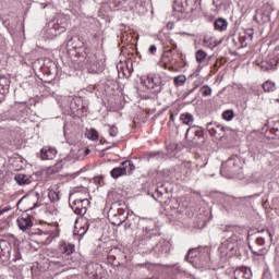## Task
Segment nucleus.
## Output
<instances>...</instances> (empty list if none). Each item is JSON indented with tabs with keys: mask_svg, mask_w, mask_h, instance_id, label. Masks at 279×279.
Here are the masks:
<instances>
[{
	"mask_svg": "<svg viewBox=\"0 0 279 279\" xmlns=\"http://www.w3.org/2000/svg\"><path fill=\"white\" fill-rule=\"evenodd\" d=\"M3 189V179L0 178V190Z\"/></svg>",
	"mask_w": 279,
	"mask_h": 279,
	"instance_id": "4d7b16f0",
	"label": "nucleus"
},
{
	"mask_svg": "<svg viewBox=\"0 0 279 279\" xmlns=\"http://www.w3.org/2000/svg\"><path fill=\"white\" fill-rule=\"evenodd\" d=\"M174 84H175V86H184V84H186V76L179 75V76L174 77Z\"/></svg>",
	"mask_w": 279,
	"mask_h": 279,
	"instance_id": "4c0bfd02",
	"label": "nucleus"
},
{
	"mask_svg": "<svg viewBox=\"0 0 279 279\" xmlns=\"http://www.w3.org/2000/svg\"><path fill=\"white\" fill-rule=\"evenodd\" d=\"M226 130H228V128L219 123L216 124V134H218V136H223V133L226 132Z\"/></svg>",
	"mask_w": 279,
	"mask_h": 279,
	"instance_id": "ea45409f",
	"label": "nucleus"
},
{
	"mask_svg": "<svg viewBox=\"0 0 279 279\" xmlns=\"http://www.w3.org/2000/svg\"><path fill=\"white\" fill-rule=\"evenodd\" d=\"M253 235L252 231H248V239H252Z\"/></svg>",
	"mask_w": 279,
	"mask_h": 279,
	"instance_id": "bf43d9fd",
	"label": "nucleus"
},
{
	"mask_svg": "<svg viewBox=\"0 0 279 279\" xmlns=\"http://www.w3.org/2000/svg\"><path fill=\"white\" fill-rule=\"evenodd\" d=\"M178 48V46L177 45H174L173 47H172V49H177Z\"/></svg>",
	"mask_w": 279,
	"mask_h": 279,
	"instance_id": "e2e57ef3",
	"label": "nucleus"
},
{
	"mask_svg": "<svg viewBox=\"0 0 279 279\" xmlns=\"http://www.w3.org/2000/svg\"><path fill=\"white\" fill-rule=\"evenodd\" d=\"M241 169H243L241 157L232 155L221 165L220 173L223 178L232 179L241 173Z\"/></svg>",
	"mask_w": 279,
	"mask_h": 279,
	"instance_id": "7ed1b4c3",
	"label": "nucleus"
},
{
	"mask_svg": "<svg viewBox=\"0 0 279 279\" xmlns=\"http://www.w3.org/2000/svg\"><path fill=\"white\" fill-rule=\"evenodd\" d=\"M222 119H225V121H232V119H234V110L228 109L223 111Z\"/></svg>",
	"mask_w": 279,
	"mask_h": 279,
	"instance_id": "72a5a7b5",
	"label": "nucleus"
},
{
	"mask_svg": "<svg viewBox=\"0 0 279 279\" xmlns=\"http://www.w3.org/2000/svg\"><path fill=\"white\" fill-rule=\"evenodd\" d=\"M149 158H165V154L162 151H150L148 154Z\"/></svg>",
	"mask_w": 279,
	"mask_h": 279,
	"instance_id": "79ce46f5",
	"label": "nucleus"
},
{
	"mask_svg": "<svg viewBox=\"0 0 279 279\" xmlns=\"http://www.w3.org/2000/svg\"><path fill=\"white\" fill-rule=\"evenodd\" d=\"M149 84L151 85V88L154 89V93L158 95V93H162V87L165 86V81L162 80V76L155 75L149 80Z\"/></svg>",
	"mask_w": 279,
	"mask_h": 279,
	"instance_id": "dca6fc26",
	"label": "nucleus"
},
{
	"mask_svg": "<svg viewBox=\"0 0 279 279\" xmlns=\"http://www.w3.org/2000/svg\"><path fill=\"white\" fill-rule=\"evenodd\" d=\"M203 43L208 49H214L213 38L204 37Z\"/></svg>",
	"mask_w": 279,
	"mask_h": 279,
	"instance_id": "a19ab883",
	"label": "nucleus"
},
{
	"mask_svg": "<svg viewBox=\"0 0 279 279\" xmlns=\"http://www.w3.org/2000/svg\"><path fill=\"white\" fill-rule=\"evenodd\" d=\"M207 131L211 136H217V122L207 123Z\"/></svg>",
	"mask_w": 279,
	"mask_h": 279,
	"instance_id": "f704fd0d",
	"label": "nucleus"
},
{
	"mask_svg": "<svg viewBox=\"0 0 279 279\" xmlns=\"http://www.w3.org/2000/svg\"><path fill=\"white\" fill-rule=\"evenodd\" d=\"M16 223L20 230L23 232H25V230H29L34 226L32 218L27 214H23L20 218H17Z\"/></svg>",
	"mask_w": 279,
	"mask_h": 279,
	"instance_id": "4468645a",
	"label": "nucleus"
},
{
	"mask_svg": "<svg viewBox=\"0 0 279 279\" xmlns=\"http://www.w3.org/2000/svg\"><path fill=\"white\" fill-rule=\"evenodd\" d=\"M73 252H75L74 244L62 242L59 245V254H61V257H59V260H57L56 264L60 265V267L71 265V263H73Z\"/></svg>",
	"mask_w": 279,
	"mask_h": 279,
	"instance_id": "20e7f679",
	"label": "nucleus"
},
{
	"mask_svg": "<svg viewBox=\"0 0 279 279\" xmlns=\"http://www.w3.org/2000/svg\"><path fill=\"white\" fill-rule=\"evenodd\" d=\"M84 64L88 66L89 73H97V69H95V66H97V57L95 54H86L84 58Z\"/></svg>",
	"mask_w": 279,
	"mask_h": 279,
	"instance_id": "f3484780",
	"label": "nucleus"
},
{
	"mask_svg": "<svg viewBox=\"0 0 279 279\" xmlns=\"http://www.w3.org/2000/svg\"><path fill=\"white\" fill-rule=\"evenodd\" d=\"M90 194H88V189L84 186L74 187L70 193L69 199H74L75 202H90L88 199Z\"/></svg>",
	"mask_w": 279,
	"mask_h": 279,
	"instance_id": "9b49d317",
	"label": "nucleus"
},
{
	"mask_svg": "<svg viewBox=\"0 0 279 279\" xmlns=\"http://www.w3.org/2000/svg\"><path fill=\"white\" fill-rule=\"evenodd\" d=\"M195 269H210V254L206 247L190 248L185 255Z\"/></svg>",
	"mask_w": 279,
	"mask_h": 279,
	"instance_id": "f03ea898",
	"label": "nucleus"
},
{
	"mask_svg": "<svg viewBox=\"0 0 279 279\" xmlns=\"http://www.w3.org/2000/svg\"><path fill=\"white\" fill-rule=\"evenodd\" d=\"M86 137L89 141H97L99 138V133L97 132V130L90 129L89 131H87Z\"/></svg>",
	"mask_w": 279,
	"mask_h": 279,
	"instance_id": "473e14b6",
	"label": "nucleus"
},
{
	"mask_svg": "<svg viewBox=\"0 0 279 279\" xmlns=\"http://www.w3.org/2000/svg\"><path fill=\"white\" fill-rule=\"evenodd\" d=\"M85 154H90V149L89 148L85 149Z\"/></svg>",
	"mask_w": 279,
	"mask_h": 279,
	"instance_id": "052dcab7",
	"label": "nucleus"
},
{
	"mask_svg": "<svg viewBox=\"0 0 279 279\" xmlns=\"http://www.w3.org/2000/svg\"><path fill=\"white\" fill-rule=\"evenodd\" d=\"M56 154H58V150H56V148H51L47 146L41 148L43 160H53L56 158Z\"/></svg>",
	"mask_w": 279,
	"mask_h": 279,
	"instance_id": "6ab92c4d",
	"label": "nucleus"
},
{
	"mask_svg": "<svg viewBox=\"0 0 279 279\" xmlns=\"http://www.w3.org/2000/svg\"><path fill=\"white\" fill-rule=\"evenodd\" d=\"M109 215L111 217V220H112L111 223L113 226H121V223L125 222V217H123V218L119 217V214H114V210H112V209L109 210Z\"/></svg>",
	"mask_w": 279,
	"mask_h": 279,
	"instance_id": "b1692460",
	"label": "nucleus"
},
{
	"mask_svg": "<svg viewBox=\"0 0 279 279\" xmlns=\"http://www.w3.org/2000/svg\"><path fill=\"white\" fill-rule=\"evenodd\" d=\"M195 136L192 138L193 143L196 145H202L204 143V133L199 130L193 131Z\"/></svg>",
	"mask_w": 279,
	"mask_h": 279,
	"instance_id": "cd10ccee",
	"label": "nucleus"
},
{
	"mask_svg": "<svg viewBox=\"0 0 279 279\" xmlns=\"http://www.w3.org/2000/svg\"><path fill=\"white\" fill-rule=\"evenodd\" d=\"M191 132H193V129L189 128L185 133V138H189V134H191Z\"/></svg>",
	"mask_w": 279,
	"mask_h": 279,
	"instance_id": "5fc2aeb1",
	"label": "nucleus"
},
{
	"mask_svg": "<svg viewBox=\"0 0 279 279\" xmlns=\"http://www.w3.org/2000/svg\"><path fill=\"white\" fill-rule=\"evenodd\" d=\"M124 214H125V210H124V209H121V208H119L118 211L114 213V215H118V217H121V218L124 217V216H123Z\"/></svg>",
	"mask_w": 279,
	"mask_h": 279,
	"instance_id": "09e8293b",
	"label": "nucleus"
},
{
	"mask_svg": "<svg viewBox=\"0 0 279 279\" xmlns=\"http://www.w3.org/2000/svg\"><path fill=\"white\" fill-rule=\"evenodd\" d=\"M255 234V246L248 245V247L255 256H265L267 254V247L263 246L265 245V236H260V232Z\"/></svg>",
	"mask_w": 279,
	"mask_h": 279,
	"instance_id": "0eeeda50",
	"label": "nucleus"
},
{
	"mask_svg": "<svg viewBox=\"0 0 279 279\" xmlns=\"http://www.w3.org/2000/svg\"><path fill=\"white\" fill-rule=\"evenodd\" d=\"M14 180L21 186H23V184H32V177L27 174H23V173L15 174Z\"/></svg>",
	"mask_w": 279,
	"mask_h": 279,
	"instance_id": "4be33fe9",
	"label": "nucleus"
},
{
	"mask_svg": "<svg viewBox=\"0 0 279 279\" xmlns=\"http://www.w3.org/2000/svg\"><path fill=\"white\" fill-rule=\"evenodd\" d=\"M169 195V189L168 187H165V185H160L157 187V190L155 191V193L153 194V197H156V202H160V198L162 197V195Z\"/></svg>",
	"mask_w": 279,
	"mask_h": 279,
	"instance_id": "5701e85b",
	"label": "nucleus"
},
{
	"mask_svg": "<svg viewBox=\"0 0 279 279\" xmlns=\"http://www.w3.org/2000/svg\"><path fill=\"white\" fill-rule=\"evenodd\" d=\"M206 56H207L206 51H204L202 49L197 50L195 53L196 62L198 64H202L206 60Z\"/></svg>",
	"mask_w": 279,
	"mask_h": 279,
	"instance_id": "2f4dec72",
	"label": "nucleus"
},
{
	"mask_svg": "<svg viewBox=\"0 0 279 279\" xmlns=\"http://www.w3.org/2000/svg\"><path fill=\"white\" fill-rule=\"evenodd\" d=\"M156 241V239H160V235H158V232L156 229H153L151 227H145L143 230V235L140 239V243L143 245L145 243L146 245H151L153 240Z\"/></svg>",
	"mask_w": 279,
	"mask_h": 279,
	"instance_id": "f8f14e48",
	"label": "nucleus"
},
{
	"mask_svg": "<svg viewBox=\"0 0 279 279\" xmlns=\"http://www.w3.org/2000/svg\"><path fill=\"white\" fill-rule=\"evenodd\" d=\"M180 56H181V58H182V52H180Z\"/></svg>",
	"mask_w": 279,
	"mask_h": 279,
	"instance_id": "0e129e2a",
	"label": "nucleus"
},
{
	"mask_svg": "<svg viewBox=\"0 0 279 279\" xmlns=\"http://www.w3.org/2000/svg\"><path fill=\"white\" fill-rule=\"evenodd\" d=\"M201 94L203 97H210V95H213V88L208 85H204L201 87Z\"/></svg>",
	"mask_w": 279,
	"mask_h": 279,
	"instance_id": "c9c22d12",
	"label": "nucleus"
},
{
	"mask_svg": "<svg viewBox=\"0 0 279 279\" xmlns=\"http://www.w3.org/2000/svg\"><path fill=\"white\" fill-rule=\"evenodd\" d=\"M245 197H238V198H234V202L235 204H243V202H245Z\"/></svg>",
	"mask_w": 279,
	"mask_h": 279,
	"instance_id": "3c124183",
	"label": "nucleus"
},
{
	"mask_svg": "<svg viewBox=\"0 0 279 279\" xmlns=\"http://www.w3.org/2000/svg\"><path fill=\"white\" fill-rule=\"evenodd\" d=\"M216 32H226L228 29V20L218 17L214 21Z\"/></svg>",
	"mask_w": 279,
	"mask_h": 279,
	"instance_id": "aec40b11",
	"label": "nucleus"
},
{
	"mask_svg": "<svg viewBox=\"0 0 279 279\" xmlns=\"http://www.w3.org/2000/svg\"><path fill=\"white\" fill-rule=\"evenodd\" d=\"M63 162H64V160H61V161L57 162V163L54 165L53 171H54V172H59V171L62 169Z\"/></svg>",
	"mask_w": 279,
	"mask_h": 279,
	"instance_id": "49530a36",
	"label": "nucleus"
},
{
	"mask_svg": "<svg viewBox=\"0 0 279 279\" xmlns=\"http://www.w3.org/2000/svg\"><path fill=\"white\" fill-rule=\"evenodd\" d=\"M268 138H279V121L274 122L272 126L266 132Z\"/></svg>",
	"mask_w": 279,
	"mask_h": 279,
	"instance_id": "412c9836",
	"label": "nucleus"
},
{
	"mask_svg": "<svg viewBox=\"0 0 279 279\" xmlns=\"http://www.w3.org/2000/svg\"><path fill=\"white\" fill-rule=\"evenodd\" d=\"M194 90H195V88L190 89L187 93L184 94L185 97H189L191 95V93H193Z\"/></svg>",
	"mask_w": 279,
	"mask_h": 279,
	"instance_id": "6e6d98bb",
	"label": "nucleus"
},
{
	"mask_svg": "<svg viewBox=\"0 0 279 279\" xmlns=\"http://www.w3.org/2000/svg\"><path fill=\"white\" fill-rule=\"evenodd\" d=\"M195 0H175L173 10L175 12H185L189 14V12H193V3Z\"/></svg>",
	"mask_w": 279,
	"mask_h": 279,
	"instance_id": "ddd939ff",
	"label": "nucleus"
},
{
	"mask_svg": "<svg viewBox=\"0 0 279 279\" xmlns=\"http://www.w3.org/2000/svg\"><path fill=\"white\" fill-rule=\"evenodd\" d=\"M180 121H182L184 125H193L195 118H193V114L191 113H182L180 116Z\"/></svg>",
	"mask_w": 279,
	"mask_h": 279,
	"instance_id": "bb28decb",
	"label": "nucleus"
},
{
	"mask_svg": "<svg viewBox=\"0 0 279 279\" xmlns=\"http://www.w3.org/2000/svg\"><path fill=\"white\" fill-rule=\"evenodd\" d=\"M163 58H169V60H172V58H173V49L166 50L163 52Z\"/></svg>",
	"mask_w": 279,
	"mask_h": 279,
	"instance_id": "c03bdc74",
	"label": "nucleus"
},
{
	"mask_svg": "<svg viewBox=\"0 0 279 279\" xmlns=\"http://www.w3.org/2000/svg\"><path fill=\"white\" fill-rule=\"evenodd\" d=\"M131 229H132V222H130V220L125 221L124 230H131Z\"/></svg>",
	"mask_w": 279,
	"mask_h": 279,
	"instance_id": "8fccbe9b",
	"label": "nucleus"
},
{
	"mask_svg": "<svg viewBox=\"0 0 279 279\" xmlns=\"http://www.w3.org/2000/svg\"><path fill=\"white\" fill-rule=\"evenodd\" d=\"M234 279H252V269L241 267L234 270Z\"/></svg>",
	"mask_w": 279,
	"mask_h": 279,
	"instance_id": "a211bd4d",
	"label": "nucleus"
},
{
	"mask_svg": "<svg viewBox=\"0 0 279 279\" xmlns=\"http://www.w3.org/2000/svg\"><path fill=\"white\" fill-rule=\"evenodd\" d=\"M171 245L169 242L161 240L155 246L151 247V252L156 258H165L169 254Z\"/></svg>",
	"mask_w": 279,
	"mask_h": 279,
	"instance_id": "9d476101",
	"label": "nucleus"
},
{
	"mask_svg": "<svg viewBox=\"0 0 279 279\" xmlns=\"http://www.w3.org/2000/svg\"><path fill=\"white\" fill-rule=\"evenodd\" d=\"M49 27L52 36H60V34H64V32H66V27H69V20L65 16L59 15L49 23Z\"/></svg>",
	"mask_w": 279,
	"mask_h": 279,
	"instance_id": "423d86ee",
	"label": "nucleus"
},
{
	"mask_svg": "<svg viewBox=\"0 0 279 279\" xmlns=\"http://www.w3.org/2000/svg\"><path fill=\"white\" fill-rule=\"evenodd\" d=\"M253 19L256 21V23H258V25L269 23V21H271V7L264 5L259 11H257Z\"/></svg>",
	"mask_w": 279,
	"mask_h": 279,
	"instance_id": "1a4fd4ad",
	"label": "nucleus"
},
{
	"mask_svg": "<svg viewBox=\"0 0 279 279\" xmlns=\"http://www.w3.org/2000/svg\"><path fill=\"white\" fill-rule=\"evenodd\" d=\"M136 171V166H134V162L132 160H125L123 161L120 167H116L110 171L111 178L113 180H119V178L123 175H132Z\"/></svg>",
	"mask_w": 279,
	"mask_h": 279,
	"instance_id": "39448f33",
	"label": "nucleus"
},
{
	"mask_svg": "<svg viewBox=\"0 0 279 279\" xmlns=\"http://www.w3.org/2000/svg\"><path fill=\"white\" fill-rule=\"evenodd\" d=\"M73 40H75V38L70 37V39L68 40V47H72V49H77V46L73 45Z\"/></svg>",
	"mask_w": 279,
	"mask_h": 279,
	"instance_id": "de8ad7c7",
	"label": "nucleus"
},
{
	"mask_svg": "<svg viewBox=\"0 0 279 279\" xmlns=\"http://www.w3.org/2000/svg\"><path fill=\"white\" fill-rule=\"evenodd\" d=\"M257 232H260V236H265V239H269L270 241H274V235L271 234V231H269V229L263 228Z\"/></svg>",
	"mask_w": 279,
	"mask_h": 279,
	"instance_id": "e433bc0d",
	"label": "nucleus"
},
{
	"mask_svg": "<svg viewBox=\"0 0 279 279\" xmlns=\"http://www.w3.org/2000/svg\"><path fill=\"white\" fill-rule=\"evenodd\" d=\"M8 93H10V78L5 75H0V101L5 99Z\"/></svg>",
	"mask_w": 279,
	"mask_h": 279,
	"instance_id": "2eb2a0df",
	"label": "nucleus"
},
{
	"mask_svg": "<svg viewBox=\"0 0 279 279\" xmlns=\"http://www.w3.org/2000/svg\"><path fill=\"white\" fill-rule=\"evenodd\" d=\"M69 204L75 215L84 216L88 211V206H90V201H75L69 198Z\"/></svg>",
	"mask_w": 279,
	"mask_h": 279,
	"instance_id": "6e6552de",
	"label": "nucleus"
},
{
	"mask_svg": "<svg viewBox=\"0 0 279 279\" xmlns=\"http://www.w3.org/2000/svg\"><path fill=\"white\" fill-rule=\"evenodd\" d=\"M259 68L262 71H276L278 69L276 63L271 61H262Z\"/></svg>",
	"mask_w": 279,
	"mask_h": 279,
	"instance_id": "a878e982",
	"label": "nucleus"
},
{
	"mask_svg": "<svg viewBox=\"0 0 279 279\" xmlns=\"http://www.w3.org/2000/svg\"><path fill=\"white\" fill-rule=\"evenodd\" d=\"M149 53H151V56H154V53H156V45H151L149 47Z\"/></svg>",
	"mask_w": 279,
	"mask_h": 279,
	"instance_id": "603ef678",
	"label": "nucleus"
},
{
	"mask_svg": "<svg viewBox=\"0 0 279 279\" xmlns=\"http://www.w3.org/2000/svg\"><path fill=\"white\" fill-rule=\"evenodd\" d=\"M117 134H119V129H117L114 125L110 126L109 129V136H117Z\"/></svg>",
	"mask_w": 279,
	"mask_h": 279,
	"instance_id": "37998d69",
	"label": "nucleus"
},
{
	"mask_svg": "<svg viewBox=\"0 0 279 279\" xmlns=\"http://www.w3.org/2000/svg\"><path fill=\"white\" fill-rule=\"evenodd\" d=\"M3 213H8V209H0V215H3Z\"/></svg>",
	"mask_w": 279,
	"mask_h": 279,
	"instance_id": "13d9d810",
	"label": "nucleus"
},
{
	"mask_svg": "<svg viewBox=\"0 0 279 279\" xmlns=\"http://www.w3.org/2000/svg\"><path fill=\"white\" fill-rule=\"evenodd\" d=\"M221 43H223V40H213L214 48L219 47V45H221Z\"/></svg>",
	"mask_w": 279,
	"mask_h": 279,
	"instance_id": "864d4df0",
	"label": "nucleus"
},
{
	"mask_svg": "<svg viewBox=\"0 0 279 279\" xmlns=\"http://www.w3.org/2000/svg\"><path fill=\"white\" fill-rule=\"evenodd\" d=\"M123 77H132V70L126 64L125 66L121 68Z\"/></svg>",
	"mask_w": 279,
	"mask_h": 279,
	"instance_id": "58836bf2",
	"label": "nucleus"
},
{
	"mask_svg": "<svg viewBox=\"0 0 279 279\" xmlns=\"http://www.w3.org/2000/svg\"><path fill=\"white\" fill-rule=\"evenodd\" d=\"M173 119H174V118H173V114H171V116H170V121H173Z\"/></svg>",
	"mask_w": 279,
	"mask_h": 279,
	"instance_id": "680f3d73",
	"label": "nucleus"
},
{
	"mask_svg": "<svg viewBox=\"0 0 279 279\" xmlns=\"http://www.w3.org/2000/svg\"><path fill=\"white\" fill-rule=\"evenodd\" d=\"M9 260H11V263H16V260H21V251L19 248H14L13 253L9 252Z\"/></svg>",
	"mask_w": 279,
	"mask_h": 279,
	"instance_id": "c756f323",
	"label": "nucleus"
},
{
	"mask_svg": "<svg viewBox=\"0 0 279 279\" xmlns=\"http://www.w3.org/2000/svg\"><path fill=\"white\" fill-rule=\"evenodd\" d=\"M88 232V222H84L83 225L75 226L74 234L77 236H84Z\"/></svg>",
	"mask_w": 279,
	"mask_h": 279,
	"instance_id": "393cba45",
	"label": "nucleus"
},
{
	"mask_svg": "<svg viewBox=\"0 0 279 279\" xmlns=\"http://www.w3.org/2000/svg\"><path fill=\"white\" fill-rule=\"evenodd\" d=\"M263 88L265 93H274V90H276V83L271 82V81H266L263 84Z\"/></svg>",
	"mask_w": 279,
	"mask_h": 279,
	"instance_id": "7c9ffc66",
	"label": "nucleus"
},
{
	"mask_svg": "<svg viewBox=\"0 0 279 279\" xmlns=\"http://www.w3.org/2000/svg\"><path fill=\"white\" fill-rule=\"evenodd\" d=\"M8 245H10V242H8L7 240H0V250L2 252H4L5 247H8Z\"/></svg>",
	"mask_w": 279,
	"mask_h": 279,
	"instance_id": "a18cd8bd",
	"label": "nucleus"
},
{
	"mask_svg": "<svg viewBox=\"0 0 279 279\" xmlns=\"http://www.w3.org/2000/svg\"><path fill=\"white\" fill-rule=\"evenodd\" d=\"M48 197L52 202H60V190H58V189L57 190H53V189L49 190Z\"/></svg>",
	"mask_w": 279,
	"mask_h": 279,
	"instance_id": "c85d7f7f",
	"label": "nucleus"
},
{
	"mask_svg": "<svg viewBox=\"0 0 279 279\" xmlns=\"http://www.w3.org/2000/svg\"><path fill=\"white\" fill-rule=\"evenodd\" d=\"M222 232V239L225 241L221 243L219 250L220 252H241L245 247V242L243 241V235L236 233V227L234 226H225L220 227Z\"/></svg>",
	"mask_w": 279,
	"mask_h": 279,
	"instance_id": "f257e3e1",
	"label": "nucleus"
},
{
	"mask_svg": "<svg viewBox=\"0 0 279 279\" xmlns=\"http://www.w3.org/2000/svg\"><path fill=\"white\" fill-rule=\"evenodd\" d=\"M69 157H66L64 160H66Z\"/></svg>",
	"mask_w": 279,
	"mask_h": 279,
	"instance_id": "69168bd1",
	"label": "nucleus"
}]
</instances>
